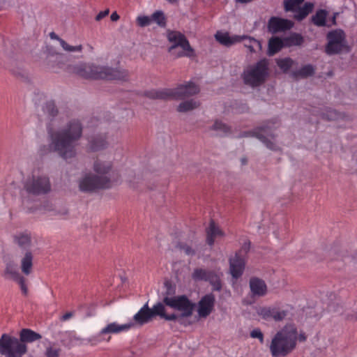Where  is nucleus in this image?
Wrapping results in <instances>:
<instances>
[{"label":"nucleus","instance_id":"obj_15","mask_svg":"<svg viewBox=\"0 0 357 357\" xmlns=\"http://www.w3.org/2000/svg\"><path fill=\"white\" fill-rule=\"evenodd\" d=\"M215 296L212 293L207 294L199 300L197 305V314L201 318H206L214 310Z\"/></svg>","mask_w":357,"mask_h":357},{"label":"nucleus","instance_id":"obj_31","mask_svg":"<svg viewBox=\"0 0 357 357\" xmlns=\"http://www.w3.org/2000/svg\"><path fill=\"white\" fill-rule=\"evenodd\" d=\"M243 40H245V43L244 45L249 50L250 52H256V48H257L258 50H261L262 45L260 41L248 36H246V38H243Z\"/></svg>","mask_w":357,"mask_h":357},{"label":"nucleus","instance_id":"obj_38","mask_svg":"<svg viewBox=\"0 0 357 357\" xmlns=\"http://www.w3.org/2000/svg\"><path fill=\"white\" fill-rule=\"evenodd\" d=\"M43 110L52 117L56 116L58 114V109L53 101H47L43 107Z\"/></svg>","mask_w":357,"mask_h":357},{"label":"nucleus","instance_id":"obj_41","mask_svg":"<svg viewBox=\"0 0 357 357\" xmlns=\"http://www.w3.org/2000/svg\"><path fill=\"white\" fill-rule=\"evenodd\" d=\"M60 45L63 49V50L66 52H81L83 50V46L82 45H78L76 46H72L68 44L63 39L60 40Z\"/></svg>","mask_w":357,"mask_h":357},{"label":"nucleus","instance_id":"obj_19","mask_svg":"<svg viewBox=\"0 0 357 357\" xmlns=\"http://www.w3.org/2000/svg\"><path fill=\"white\" fill-rule=\"evenodd\" d=\"M245 265V259L239 252H236L234 257L229 259V271L234 278L237 279L242 275Z\"/></svg>","mask_w":357,"mask_h":357},{"label":"nucleus","instance_id":"obj_50","mask_svg":"<svg viewBox=\"0 0 357 357\" xmlns=\"http://www.w3.org/2000/svg\"><path fill=\"white\" fill-rule=\"evenodd\" d=\"M109 14V10L107 9L104 11H101L100 12L96 17V21H100V20H102V18H104L105 17H106L107 15Z\"/></svg>","mask_w":357,"mask_h":357},{"label":"nucleus","instance_id":"obj_33","mask_svg":"<svg viewBox=\"0 0 357 357\" xmlns=\"http://www.w3.org/2000/svg\"><path fill=\"white\" fill-rule=\"evenodd\" d=\"M199 106V102H197L194 100H190L180 103L179 105L178 106L177 110L179 112H186L192 110L195 108H197Z\"/></svg>","mask_w":357,"mask_h":357},{"label":"nucleus","instance_id":"obj_21","mask_svg":"<svg viewBox=\"0 0 357 357\" xmlns=\"http://www.w3.org/2000/svg\"><path fill=\"white\" fill-rule=\"evenodd\" d=\"M134 326L133 323H127L125 324H119L116 322L108 324L100 331V335H104L107 334H117L123 331H127Z\"/></svg>","mask_w":357,"mask_h":357},{"label":"nucleus","instance_id":"obj_7","mask_svg":"<svg viewBox=\"0 0 357 357\" xmlns=\"http://www.w3.org/2000/svg\"><path fill=\"white\" fill-rule=\"evenodd\" d=\"M268 65V61L263 59L248 66L241 75L244 84L252 88L264 84L269 74Z\"/></svg>","mask_w":357,"mask_h":357},{"label":"nucleus","instance_id":"obj_30","mask_svg":"<svg viewBox=\"0 0 357 357\" xmlns=\"http://www.w3.org/2000/svg\"><path fill=\"white\" fill-rule=\"evenodd\" d=\"M15 242L22 248H27L31 245V238L28 234H20L14 237Z\"/></svg>","mask_w":357,"mask_h":357},{"label":"nucleus","instance_id":"obj_40","mask_svg":"<svg viewBox=\"0 0 357 357\" xmlns=\"http://www.w3.org/2000/svg\"><path fill=\"white\" fill-rule=\"evenodd\" d=\"M210 271H211L205 270V269H202V268H196V269H195V271L192 273V278L195 280L206 281Z\"/></svg>","mask_w":357,"mask_h":357},{"label":"nucleus","instance_id":"obj_55","mask_svg":"<svg viewBox=\"0 0 357 357\" xmlns=\"http://www.w3.org/2000/svg\"><path fill=\"white\" fill-rule=\"evenodd\" d=\"M299 340L300 342H305L306 340V335L303 333H301L299 335L298 334L297 340Z\"/></svg>","mask_w":357,"mask_h":357},{"label":"nucleus","instance_id":"obj_29","mask_svg":"<svg viewBox=\"0 0 357 357\" xmlns=\"http://www.w3.org/2000/svg\"><path fill=\"white\" fill-rule=\"evenodd\" d=\"M314 74V68L311 64L303 66L300 70L292 73L294 78H306Z\"/></svg>","mask_w":357,"mask_h":357},{"label":"nucleus","instance_id":"obj_54","mask_svg":"<svg viewBox=\"0 0 357 357\" xmlns=\"http://www.w3.org/2000/svg\"><path fill=\"white\" fill-rule=\"evenodd\" d=\"M110 18L112 21L116 22L119 19V15L117 14L116 12H114L113 13H112Z\"/></svg>","mask_w":357,"mask_h":357},{"label":"nucleus","instance_id":"obj_11","mask_svg":"<svg viewBox=\"0 0 357 357\" xmlns=\"http://www.w3.org/2000/svg\"><path fill=\"white\" fill-rule=\"evenodd\" d=\"M24 189L33 195H46L52 190L49 176L45 174H32L24 183Z\"/></svg>","mask_w":357,"mask_h":357},{"label":"nucleus","instance_id":"obj_3","mask_svg":"<svg viewBox=\"0 0 357 357\" xmlns=\"http://www.w3.org/2000/svg\"><path fill=\"white\" fill-rule=\"evenodd\" d=\"M96 174H86L80 181L79 187L82 192H93L109 188L112 185L114 173L112 162L97 158L93 165Z\"/></svg>","mask_w":357,"mask_h":357},{"label":"nucleus","instance_id":"obj_18","mask_svg":"<svg viewBox=\"0 0 357 357\" xmlns=\"http://www.w3.org/2000/svg\"><path fill=\"white\" fill-rule=\"evenodd\" d=\"M249 287L252 298H260L267 294L268 287L265 281L261 278L252 277L249 280Z\"/></svg>","mask_w":357,"mask_h":357},{"label":"nucleus","instance_id":"obj_10","mask_svg":"<svg viewBox=\"0 0 357 357\" xmlns=\"http://www.w3.org/2000/svg\"><path fill=\"white\" fill-rule=\"evenodd\" d=\"M328 43L325 52L328 55L340 54L342 52H349L350 47L347 41L344 31L340 29L329 31L326 35Z\"/></svg>","mask_w":357,"mask_h":357},{"label":"nucleus","instance_id":"obj_42","mask_svg":"<svg viewBox=\"0 0 357 357\" xmlns=\"http://www.w3.org/2000/svg\"><path fill=\"white\" fill-rule=\"evenodd\" d=\"M211 129L214 130L222 132L225 134L229 133L231 131L230 128L227 125H226L225 123H224L221 121H216L214 123Z\"/></svg>","mask_w":357,"mask_h":357},{"label":"nucleus","instance_id":"obj_4","mask_svg":"<svg viewBox=\"0 0 357 357\" xmlns=\"http://www.w3.org/2000/svg\"><path fill=\"white\" fill-rule=\"evenodd\" d=\"M298 331L294 324H287L273 337L269 349L273 357H287L297 346Z\"/></svg>","mask_w":357,"mask_h":357},{"label":"nucleus","instance_id":"obj_2","mask_svg":"<svg viewBox=\"0 0 357 357\" xmlns=\"http://www.w3.org/2000/svg\"><path fill=\"white\" fill-rule=\"evenodd\" d=\"M68 70L84 79L115 80L126 82L130 80V73L123 68H112L89 63L70 66Z\"/></svg>","mask_w":357,"mask_h":357},{"label":"nucleus","instance_id":"obj_12","mask_svg":"<svg viewBox=\"0 0 357 357\" xmlns=\"http://www.w3.org/2000/svg\"><path fill=\"white\" fill-rule=\"evenodd\" d=\"M159 316L165 319H173L174 316L166 317L165 307L162 303H157L152 308H149L148 303H146L133 317L134 326L135 325L142 326L149 322L153 317Z\"/></svg>","mask_w":357,"mask_h":357},{"label":"nucleus","instance_id":"obj_49","mask_svg":"<svg viewBox=\"0 0 357 357\" xmlns=\"http://www.w3.org/2000/svg\"><path fill=\"white\" fill-rule=\"evenodd\" d=\"M250 249V241L246 240L242 245L241 250L238 252H239V255H241V252L248 253Z\"/></svg>","mask_w":357,"mask_h":357},{"label":"nucleus","instance_id":"obj_28","mask_svg":"<svg viewBox=\"0 0 357 357\" xmlns=\"http://www.w3.org/2000/svg\"><path fill=\"white\" fill-rule=\"evenodd\" d=\"M314 8V3L310 2L305 3L303 7H298L294 18L298 21H301L305 19L310 13H312Z\"/></svg>","mask_w":357,"mask_h":357},{"label":"nucleus","instance_id":"obj_5","mask_svg":"<svg viewBox=\"0 0 357 357\" xmlns=\"http://www.w3.org/2000/svg\"><path fill=\"white\" fill-rule=\"evenodd\" d=\"M167 291L163 294V305H167L174 310L179 312L178 314L165 313L166 317L174 316L173 319H166L167 321H176L179 324H183V319L190 317L192 315L195 308V304L185 295L174 296L175 291L169 284H165Z\"/></svg>","mask_w":357,"mask_h":357},{"label":"nucleus","instance_id":"obj_6","mask_svg":"<svg viewBox=\"0 0 357 357\" xmlns=\"http://www.w3.org/2000/svg\"><path fill=\"white\" fill-rule=\"evenodd\" d=\"M199 91V89L198 86L193 82H189L183 84H180L175 89H166L160 91H150L149 96L153 99L182 100L194 96L198 93Z\"/></svg>","mask_w":357,"mask_h":357},{"label":"nucleus","instance_id":"obj_25","mask_svg":"<svg viewBox=\"0 0 357 357\" xmlns=\"http://www.w3.org/2000/svg\"><path fill=\"white\" fill-rule=\"evenodd\" d=\"M222 273L215 271H211L206 281H208L213 287V291H220L222 289V284L221 281V277Z\"/></svg>","mask_w":357,"mask_h":357},{"label":"nucleus","instance_id":"obj_39","mask_svg":"<svg viewBox=\"0 0 357 357\" xmlns=\"http://www.w3.org/2000/svg\"><path fill=\"white\" fill-rule=\"evenodd\" d=\"M151 20L160 26H165L166 25V18L164 13L160 10L155 12L151 15Z\"/></svg>","mask_w":357,"mask_h":357},{"label":"nucleus","instance_id":"obj_32","mask_svg":"<svg viewBox=\"0 0 357 357\" xmlns=\"http://www.w3.org/2000/svg\"><path fill=\"white\" fill-rule=\"evenodd\" d=\"M283 40L285 47H291L301 45L303 42V38L300 34L293 33L289 37L284 38Z\"/></svg>","mask_w":357,"mask_h":357},{"label":"nucleus","instance_id":"obj_35","mask_svg":"<svg viewBox=\"0 0 357 357\" xmlns=\"http://www.w3.org/2000/svg\"><path fill=\"white\" fill-rule=\"evenodd\" d=\"M4 273L6 275H9L13 280L21 275L17 271L16 265L12 261L6 264Z\"/></svg>","mask_w":357,"mask_h":357},{"label":"nucleus","instance_id":"obj_48","mask_svg":"<svg viewBox=\"0 0 357 357\" xmlns=\"http://www.w3.org/2000/svg\"><path fill=\"white\" fill-rule=\"evenodd\" d=\"M15 280H16L19 283L23 293L24 294H26L28 289L25 284V278L23 276L20 275L19 278H15Z\"/></svg>","mask_w":357,"mask_h":357},{"label":"nucleus","instance_id":"obj_46","mask_svg":"<svg viewBox=\"0 0 357 357\" xmlns=\"http://www.w3.org/2000/svg\"><path fill=\"white\" fill-rule=\"evenodd\" d=\"M151 21V19L147 16H139L137 18V23L141 27L148 26Z\"/></svg>","mask_w":357,"mask_h":357},{"label":"nucleus","instance_id":"obj_26","mask_svg":"<svg viewBox=\"0 0 357 357\" xmlns=\"http://www.w3.org/2000/svg\"><path fill=\"white\" fill-rule=\"evenodd\" d=\"M41 337H42L39 333H36L31 329L23 328L20 332L19 340L26 345V343L33 342L36 340H40Z\"/></svg>","mask_w":357,"mask_h":357},{"label":"nucleus","instance_id":"obj_44","mask_svg":"<svg viewBox=\"0 0 357 357\" xmlns=\"http://www.w3.org/2000/svg\"><path fill=\"white\" fill-rule=\"evenodd\" d=\"M61 349L50 346L47 347L45 355L46 357H59Z\"/></svg>","mask_w":357,"mask_h":357},{"label":"nucleus","instance_id":"obj_24","mask_svg":"<svg viewBox=\"0 0 357 357\" xmlns=\"http://www.w3.org/2000/svg\"><path fill=\"white\" fill-rule=\"evenodd\" d=\"M284 46L283 39L279 37H272L268 43L267 54L270 56L275 55L280 52Z\"/></svg>","mask_w":357,"mask_h":357},{"label":"nucleus","instance_id":"obj_20","mask_svg":"<svg viewBox=\"0 0 357 357\" xmlns=\"http://www.w3.org/2000/svg\"><path fill=\"white\" fill-rule=\"evenodd\" d=\"M246 38L245 35L243 36H230L228 32L217 31L215 34V40L221 45L230 47L236 43H240L243 38Z\"/></svg>","mask_w":357,"mask_h":357},{"label":"nucleus","instance_id":"obj_47","mask_svg":"<svg viewBox=\"0 0 357 357\" xmlns=\"http://www.w3.org/2000/svg\"><path fill=\"white\" fill-rule=\"evenodd\" d=\"M250 337L259 339L261 344L264 342V335L259 328L252 330L250 333Z\"/></svg>","mask_w":357,"mask_h":357},{"label":"nucleus","instance_id":"obj_22","mask_svg":"<svg viewBox=\"0 0 357 357\" xmlns=\"http://www.w3.org/2000/svg\"><path fill=\"white\" fill-rule=\"evenodd\" d=\"M206 243L212 246L214 244L215 238L218 236H223L224 232L216 225L214 220L210 221L208 227L206 229Z\"/></svg>","mask_w":357,"mask_h":357},{"label":"nucleus","instance_id":"obj_34","mask_svg":"<svg viewBox=\"0 0 357 357\" xmlns=\"http://www.w3.org/2000/svg\"><path fill=\"white\" fill-rule=\"evenodd\" d=\"M89 143H90V149L93 151H96L100 149H102L105 148L107 145L105 139L102 137L91 139L90 140Z\"/></svg>","mask_w":357,"mask_h":357},{"label":"nucleus","instance_id":"obj_51","mask_svg":"<svg viewBox=\"0 0 357 357\" xmlns=\"http://www.w3.org/2000/svg\"><path fill=\"white\" fill-rule=\"evenodd\" d=\"M73 315V313L72 312H66L65 314H63L62 316V317L61 318V319L62 321H66L68 320V319L71 318Z\"/></svg>","mask_w":357,"mask_h":357},{"label":"nucleus","instance_id":"obj_23","mask_svg":"<svg viewBox=\"0 0 357 357\" xmlns=\"http://www.w3.org/2000/svg\"><path fill=\"white\" fill-rule=\"evenodd\" d=\"M33 256L31 251L27 250L20 260V268L22 272L29 275L32 272Z\"/></svg>","mask_w":357,"mask_h":357},{"label":"nucleus","instance_id":"obj_56","mask_svg":"<svg viewBox=\"0 0 357 357\" xmlns=\"http://www.w3.org/2000/svg\"><path fill=\"white\" fill-rule=\"evenodd\" d=\"M241 162L243 165H245L247 163V159L245 158H242Z\"/></svg>","mask_w":357,"mask_h":357},{"label":"nucleus","instance_id":"obj_43","mask_svg":"<svg viewBox=\"0 0 357 357\" xmlns=\"http://www.w3.org/2000/svg\"><path fill=\"white\" fill-rule=\"evenodd\" d=\"M340 114L334 109H328L325 113L322 114L323 119L328 121H334L340 117Z\"/></svg>","mask_w":357,"mask_h":357},{"label":"nucleus","instance_id":"obj_9","mask_svg":"<svg viewBox=\"0 0 357 357\" xmlns=\"http://www.w3.org/2000/svg\"><path fill=\"white\" fill-rule=\"evenodd\" d=\"M27 352V347L19 338L8 333L0 337V354L4 357H22Z\"/></svg>","mask_w":357,"mask_h":357},{"label":"nucleus","instance_id":"obj_37","mask_svg":"<svg viewBox=\"0 0 357 357\" xmlns=\"http://www.w3.org/2000/svg\"><path fill=\"white\" fill-rule=\"evenodd\" d=\"M294 61L291 58H284L277 61V64L283 72H287L293 66Z\"/></svg>","mask_w":357,"mask_h":357},{"label":"nucleus","instance_id":"obj_52","mask_svg":"<svg viewBox=\"0 0 357 357\" xmlns=\"http://www.w3.org/2000/svg\"><path fill=\"white\" fill-rule=\"evenodd\" d=\"M50 37L51 39H53V40H58L59 43H60V40H63L62 38H61L60 37H59L54 32H51L50 33Z\"/></svg>","mask_w":357,"mask_h":357},{"label":"nucleus","instance_id":"obj_13","mask_svg":"<svg viewBox=\"0 0 357 357\" xmlns=\"http://www.w3.org/2000/svg\"><path fill=\"white\" fill-rule=\"evenodd\" d=\"M268 121L266 125L256 128L253 131L245 132L242 137H255L261 142L267 149L273 151H280L281 148L276 141V135L271 131L272 128Z\"/></svg>","mask_w":357,"mask_h":357},{"label":"nucleus","instance_id":"obj_8","mask_svg":"<svg viewBox=\"0 0 357 357\" xmlns=\"http://www.w3.org/2000/svg\"><path fill=\"white\" fill-rule=\"evenodd\" d=\"M167 38L171 43L168 52L175 58L193 56L194 50L184 34L177 31H167Z\"/></svg>","mask_w":357,"mask_h":357},{"label":"nucleus","instance_id":"obj_53","mask_svg":"<svg viewBox=\"0 0 357 357\" xmlns=\"http://www.w3.org/2000/svg\"><path fill=\"white\" fill-rule=\"evenodd\" d=\"M338 15H339V13H333V17L331 19V22L332 23V25H336L337 24L336 19H337V17L338 16Z\"/></svg>","mask_w":357,"mask_h":357},{"label":"nucleus","instance_id":"obj_17","mask_svg":"<svg viewBox=\"0 0 357 357\" xmlns=\"http://www.w3.org/2000/svg\"><path fill=\"white\" fill-rule=\"evenodd\" d=\"M293 26L294 23L291 20L278 17H271L268 22L267 29L270 33L274 34L289 30Z\"/></svg>","mask_w":357,"mask_h":357},{"label":"nucleus","instance_id":"obj_57","mask_svg":"<svg viewBox=\"0 0 357 357\" xmlns=\"http://www.w3.org/2000/svg\"><path fill=\"white\" fill-rule=\"evenodd\" d=\"M92 341H93V340H92V339H89V342H91V344H92V345H94L96 343L92 342Z\"/></svg>","mask_w":357,"mask_h":357},{"label":"nucleus","instance_id":"obj_14","mask_svg":"<svg viewBox=\"0 0 357 357\" xmlns=\"http://www.w3.org/2000/svg\"><path fill=\"white\" fill-rule=\"evenodd\" d=\"M66 61L67 56L61 53H49L43 62V66L46 70L52 72L57 73L60 70H63L68 73L76 75L75 73L69 72L68 68L70 66H78L79 63L75 65H66ZM81 63H80V64Z\"/></svg>","mask_w":357,"mask_h":357},{"label":"nucleus","instance_id":"obj_1","mask_svg":"<svg viewBox=\"0 0 357 357\" xmlns=\"http://www.w3.org/2000/svg\"><path fill=\"white\" fill-rule=\"evenodd\" d=\"M83 125L78 119L68 121L51 136V146L60 157L67 160L77 155L76 146L82 137Z\"/></svg>","mask_w":357,"mask_h":357},{"label":"nucleus","instance_id":"obj_27","mask_svg":"<svg viewBox=\"0 0 357 357\" xmlns=\"http://www.w3.org/2000/svg\"><path fill=\"white\" fill-rule=\"evenodd\" d=\"M328 12L324 9H319L316 11L315 14L312 16L311 22L317 26H331L330 24H326V18Z\"/></svg>","mask_w":357,"mask_h":357},{"label":"nucleus","instance_id":"obj_16","mask_svg":"<svg viewBox=\"0 0 357 357\" xmlns=\"http://www.w3.org/2000/svg\"><path fill=\"white\" fill-rule=\"evenodd\" d=\"M257 314L262 319L268 321L273 319L275 321H282L287 315V312L285 310H279L276 307L266 306L258 307Z\"/></svg>","mask_w":357,"mask_h":357},{"label":"nucleus","instance_id":"obj_36","mask_svg":"<svg viewBox=\"0 0 357 357\" xmlns=\"http://www.w3.org/2000/svg\"><path fill=\"white\" fill-rule=\"evenodd\" d=\"M304 1V0H284V10L286 12L296 11V8Z\"/></svg>","mask_w":357,"mask_h":357},{"label":"nucleus","instance_id":"obj_45","mask_svg":"<svg viewBox=\"0 0 357 357\" xmlns=\"http://www.w3.org/2000/svg\"><path fill=\"white\" fill-rule=\"evenodd\" d=\"M176 247L181 250L184 251L187 255H194L195 254V251L187 244L179 243Z\"/></svg>","mask_w":357,"mask_h":357}]
</instances>
